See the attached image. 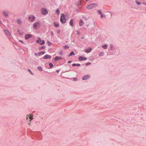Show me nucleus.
<instances>
[{
  "instance_id": "44",
  "label": "nucleus",
  "mask_w": 146,
  "mask_h": 146,
  "mask_svg": "<svg viewBox=\"0 0 146 146\" xmlns=\"http://www.w3.org/2000/svg\"><path fill=\"white\" fill-rule=\"evenodd\" d=\"M56 72H57V73H58V72H59V70H57V71H56Z\"/></svg>"
},
{
  "instance_id": "10",
  "label": "nucleus",
  "mask_w": 146,
  "mask_h": 146,
  "mask_svg": "<svg viewBox=\"0 0 146 146\" xmlns=\"http://www.w3.org/2000/svg\"><path fill=\"white\" fill-rule=\"evenodd\" d=\"M62 59V58L60 56H56L54 58V60L55 61H57L59 60H61Z\"/></svg>"
},
{
  "instance_id": "8",
  "label": "nucleus",
  "mask_w": 146,
  "mask_h": 146,
  "mask_svg": "<svg viewBox=\"0 0 146 146\" xmlns=\"http://www.w3.org/2000/svg\"><path fill=\"white\" fill-rule=\"evenodd\" d=\"M90 77V76L89 75H86L82 77V79L83 80H86L89 78Z\"/></svg>"
},
{
  "instance_id": "7",
  "label": "nucleus",
  "mask_w": 146,
  "mask_h": 146,
  "mask_svg": "<svg viewBox=\"0 0 146 146\" xmlns=\"http://www.w3.org/2000/svg\"><path fill=\"white\" fill-rule=\"evenodd\" d=\"M87 59V58H85L84 57L80 56L78 58V60L79 61H81L82 60H86Z\"/></svg>"
},
{
  "instance_id": "31",
  "label": "nucleus",
  "mask_w": 146,
  "mask_h": 146,
  "mask_svg": "<svg viewBox=\"0 0 146 146\" xmlns=\"http://www.w3.org/2000/svg\"><path fill=\"white\" fill-rule=\"evenodd\" d=\"M28 118H29V119H30V120H31L32 119H33V118L30 116H29Z\"/></svg>"
},
{
  "instance_id": "16",
  "label": "nucleus",
  "mask_w": 146,
  "mask_h": 146,
  "mask_svg": "<svg viewBox=\"0 0 146 146\" xmlns=\"http://www.w3.org/2000/svg\"><path fill=\"white\" fill-rule=\"evenodd\" d=\"M45 53V52L44 51H42L39 52L38 53V54L39 55H41L42 54H43Z\"/></svg>"
},
{
  "instance_id": "6",
  "label": "nucleus",
  "mask_w": 146,
  "mask_h": 146,
  "mask_svg": "<svg viewBox=\"0 0 146 146\" xmlns=\"http://www.w3.org/2000/svg\"><path fill=\"white\" fill-rule=\"evenodd\" d=\"M36 42L39 43L40 45H43L45 43L44 41L42 40L40 38H38V40L36 41Z\"/></svg>"
},
{
  "instance_id": "9",
  "label": "nucleus",
  "mask_w": 146,
  "mask_h": 146,
  "mask_svg": "<svg viewBox=\"0 0 146 146\" xmlns=\"http://www.w3.org/2000/svg\"><path fill=\"white\" fill-rule=\"evenodd\" d=\"M31 37V35L29 34L26 35L25 36V38L26 39H28Z\"/></svg>"
},
{
  "instance_id": "5",
  "label": "nucleus",
  "mask_w": 146,
  "mask_h": 146,
  "mask_svg": "<svg viewBox=\"0 0 146 146\" xmlns=\"http://www.w3.org/2000/svg\"><path fill=\"white\" fill-rule=\"evenodd\" d=\"M41 12L42 13L43 15H46L48 13L47 10L45 8H42L41 9Z\"/></svg>"
},
{
  "instance_id": "17",
  "label": "nucleus",
  "mask_w": 146,
  "mask_h": 146,
  "mask_svg": "<svg viewBox=\"0 0 146 146\" xmlns=\"http://www.w3.org/2000/svg\"><path fill=\"white\" fill-rule=\"evenodd\" d=\"M80 64H72V66H80Z\"/></svg>"
},
{
  "instance_id": "48",
  "label": "nucleus",
  "mask_w": 146,
  "mask_h": 146,
  "mask_svg": "<svg viewBox=\"0 0 146 146\" xmlns=\"http://www.w3.org/2000/svg\"><path fill=\"white\" fill-rule=\"evenodd\" d=\"M111 47H112L111 45Z\"/></svg>"
},
{
  "instance_id": "12",
  "label": "nucleus",
  "mask_w": 146,
  "mask_h": 146,
  "mask_svg": "<svg viewBox=\"0 0 146 146\" xmlns=\"http://www.w3.org/2000/svg\"><path fill=\"white\" fill-rule=\"evenodd\" d=\"M92 50V48H89L88 49H86L85 50V52L86 53H89L91 52Z\"/></svg>"
},
{
  "instance_id": "35",
  "label": "nucleus",
  "mask_w": 146,
  "mask_h": 146,
  "mask_svg": "<svg viewBox=\"0 0 146 146\" xmlns=\"http://www.w3.org/2000/svg\"><path fill=\"white\" fill-rule=\"evenodd\" d=\"M28 71H29L30 73L32 74H33L32 73V72L31 71V70L29 69L28 70Z\"/></svg>"
},
{
  "instance_id": "39",
  "label": "nucleus",
  "mask_w": 146,
  "mask_h": 146,
  "mask_svg": "<svg viewBox=\"0 0 146 146\" xmlns=\"http://www.w3.org/2000/svg\"><path fill=\"white\" fill-rule=\"evenodd\" d=\"M100 15H101V18H102L103 17V16L102 15V13Z\"/></svg>"
},
{
  "instance_id": "13",
  "label": "nucleus",
  "mask_w": 146,
  "mask_h": 146,
  "mask_svg": "<svg viewBox=\"0 0 146 146\" xmlns=\"http://www.w3.org/2000/svg\"><path fill=\"white\" fill-rule=\"evenodd\" d=\"M4 31L5 32V34L9 36L10 35V33L8 31H7V30H5Z\"/></svg>"
},
{
  "instance_id": "32",
  "label": "nucleus",
  "mask_w": 146,
  "mask_h": 146,
  "mask_svg": "<svg viewBox=\"0 0 146 146\" xmlns=\"http://www.w3.org/2000/svg\"><path fill=\"white\" fill-rule=\"evenodd\" d=\"M98 12L100 14H101L102 13V12L99 10L98 11Z\"/></svg>"
},
{
  "instance_id": "28",
  "label": "nucleus",
  "mask_w": 146,
  "mask_h": 146,
  "mask_svg": "<svg viewBox=\"0 0 146 146\" xmlns=\"http://www.w3.org/2000/svg\"><path fill=\"white\" fill-rule=\"evenodd\" d=\"M47 43L48 46H50L51 44V43L49 41L47 42Z\"/></svg>"
},
{
  "instance_id": "24",
  "label": "nucleus",
  "mask_w": 146,
  "mask_h": 146,
  "mask_svg": "<svg viewBox=\"0 0 146 146\" xmlns=\"http://www.w3.org/2000/svg\"><path fill=\"white\" fill-rule=\"evenodd\" d=\"M17 23L18 24H20L21 23V21L20 19H19L17 20Z\"/></svg>"
},
{
  "instance_id": "11",
  "label": "nucleus",
  "mask_w": 146,
  "mask_h": 146,
  "mask_svg": "<svg viewBox=\"0 0 146 146\" xmlns=\"http://www.w3.org/2000/svg\"><path fill=\"white\" fill-rule=\"evenodd\" d=\"M51 58V56H50L47 54L45 55L43 57V58L44 59L50 58Z\"/></svg>"
},
{
  "instance_id": "19",
  "label": "nucleus",
  "mask_w": 146,
  "mask_h": 146,
  "mask_svg": "<svg viewBox=\"0 0 146 146\" xmlns=\"http://www.w3.org/2000/svg\"><path fill=\"white\" fill-rule=\"evenodd\" d=\"M3 14H4V15L6 17H7L8 16L7 13V12H6L5 11H3Z\"/></svg>"
},
{
  "instance_id": "42",
  "label": "nucleus",
  "mask_w": 146,
  "mask_h": 146,
  "mask_svg": "<svg viewBox=\"0 0 146 146\" xmlns=\"http://www.w3.org/2000/svg\"><path fill=\"white\" fill-rule=\"evenodd\" d=\"M77 33L78 34V35H79V34L80 33H79V31H78V32H77Z\"/></svg>"
},
{
  "instance_id": "34",
  "label": "nucleus",
  "mask_w": 146,
  "mask_h": 146,
  "mask_svg": "<svg viewBox=\"0 0 146 146\" xmlns=\"http://www.w3.org/2000/svg\"><path fill=\"white\" fill-rule=\"evenodd\" d=\"M91 64V63H90V62H88L86 64V66H87L88 65Z\"/></svg>"
},
{
  "instance_id": "22",
  "label": "nucleus",
  "mask_w": 146,
  "mask_h": 146,
  "mask_svg": "<svg viewBox=\"0 0 146 146\" xmlns=\"http://www.w3.org/2000/svg\"><path fill=\"white\" fill-rule=\"evenodd\" d=\"M56 13L58 14V15H59L60 14V11L58 9L56 11Z\"/></svg>"
},
{
  "instance_id": "27",
  "label": "nucleus",
  "mask_w": 146,
  "mask_h": 146,
  "mask_svg": "<svg viewBox=\"0 0 146 146\" xmlns=\"http://www.w3.org/2000/svg\"><path fill=\"white\" fill-rule=\"evenodd\" d=\"M59 54L60 55H62L63 54V53L62 51H60L59 52Z\"/></svg>"
},
{
  "instance_id": "23",
  "label": "nucleus",
  "mask_w": 146,
  "mask_h": 146,
  "mask_svg": "<svg viewBox=\"0 0 146 146\" xmlns=\"http://www.w3.org/2000/svg\"><path fill=\"white\" fill-rule=\"evenodd\" d=\"M38 70L40 71H42V68L40 66H39L38 67Z\"/></svg>"
},
{
  "instance_id": "3",
  "label": "nucleus",
  "mask_w": 146,
  "mask_h": 146,
  "mask_svg": "<svg viewBox=\"0 0 146 146\" xmlns=\"http://www.w3.org/2000/svg\"><path fill=\"white\" fill-rule=\"evenodd\" d=\"M40 26V23L39 22H36L33 25V27L35 29H38L39 28Z\"/></svg>"
},
{
  "instance_id": "30",
  "label": "nucleus",
  "mask_w": 146,
  "mask_h": 146,
  "mask_svg": "<svg viewBox=\"0 0 146 146\" xmlns=\"http://www.w3.org/2000/svg\"><path fill=\"white\" fill-rule=\"evenodd\" d=\"M60 32H61V31L60 30H58L57 31V33L58 34L60 33Z\"/></svg>"
},
{
  "instance_id": "47",
  "label": "nucleus",
  "mask_w": 146,
  "mask_h": 146,
  "mask_svg": "<svg viewBox=\"0 0 146 146\" xmlns=\"http://www.w3.org/2000/svg\"><path fill=\"white\" fill-rule=\"evenodd\" d=\"M29 125H30V123H29Z\"/></svg>"
},
{
  "instance_id": "15",
  "label": "nucleus",
  "mask_w": 146,
  "mask_h": 146,
  "mask_svg": "<svg viewBox=\"0 0 146 146\" xmlns=\"http://www.w3.org/2000/svg\"><path fill=\"white\" fill-rule=\"evenodd\" d=\"M54 26L56 27H58L59 26V24L58 23H57L56 22H54Z\"/></svg>"
},
{
  "instance_id": "26",
  "label": "nucleus",
  "mask_w": 146,
  "mask_h": 146,
  "mask_svg": "<svg viewBox=\"0 0 146 146\" xmlns=\"http://www.w3.org/2000/svg\"><path fill=\"white\" fill-rule=\"evenodd\" d=\"M49 66L50 67V68H52V67L53 66V65L51 63H50L49 64Z\"/></svg>"
},
{
  "instance_id": "45",
  "label": "nucleus",
  "mask_w": 146,
  "mask_h": 146,
  "mask_svg": "<svg viewBox=\"0 0 146 146\" xmlns=\"http://www.w3.org/2000/svg\"><path fill=\"white\" fill-rule=\"evenodd\" d=\"M28 119V118L27 117V119Z\"/></svg>"
},
{
  "instance_id": "33",
  "label": "nucleus",
  "mask_w": 146,
  "mask_h": 146,
  "mask_svg": "<svg viewBox=\"0 0 146 146\" xmlns=\"http://www.w3.org/2000/svg\"><path fill=\"white\" fill-rule=\"evenodd\" d=\"M104 54V52H102V53H100V54L99 55H100V56H102V55H103V54Z\"/></svg>"
},
{
  "instance_id": "20",
  "label": "nucleus",
  "mask_w": 146,
  "mask_h": 146,
  "mask_svg": "<svg viewBox=\"0 0 146 146\" xmlns=\"http://www.w3.org/2000/svg\"><path fill=\"white\" fill-rule=\"evenodd\" d=\"M108 46V45L105 44L104 45L102 46V47L105 49H106L107 48Z\"/></svg>"
},
{
  "instance_id": "38",
  "label": "nucleus",
  "mask_w": 146,
  "mask_h": 146,
  "mask_svg": "<svg viewBox=\"0 0 146 146\" xmlns=\"http://www.w3.org/2000/svg\"><path fill=\"white\" fill-rule=\"evenodd\" d=\"M71 62H72L71 61H68V63H70Z\"/></svg>"
},
{
  "instance_id": "41",
  "label": "nucleus",
  "mask_w": 146,
  "mask_h": 146,
  "mask_svg": "<svg viewBox=\"0 0 146 146\" xmlns=\"http://www.w3.org/2000/svg\"><path fill=\"white\" fill-rule=\"evenodd\" d=\"M45 48L44 46H43L41 47V49H43V48Z\"/></svg>"
},
{
  "instance_id": "21",
  "label": "nucleus",
  "mask_w": 146,
  "mask_h": 146,
  "mask_svg": "<svg viewBox=\"0 0 146 146\" xmlns=\"http://www.w3.org/2000/svg\"><path fill=\"white\" fill-rule=\"evenodd\" d=\"M75 55V54L74 53V52L73 51L72 52L69 54L68 56H72V55Z\"/></svg>"
},
{
  "instance_id": "25",
  "label": "nucleus",
  "mask_w": 146,
  "mask_h": 146,
  "mask_svg": "<svg viewBox=\"0 0 146 146\" xmlns=\"http://www.w3.org/2000/svg\"><path fill=\"white\" fill-rule=\"evenodd\" d=\"M63 47L66 49H68L69 48V46L68 45H67L64 46H63Z\"/></svg>"
},
{
  "instance_id": "36",
  "label": "nucleus",
  "mask_w": 146,
  "mask_h": 146,
  "mask_svg": "<svg viewBox=\"0 0 146 146\" xmlns=\"http://www.w3.org/2000/svg\"><path fill=\"white\" fill-rule=\"evenodd\" d=\"M73 79H74V81H76L77 80V78H74Z\"/></svg>"
},
{
  "instance_id": "14",
  "label": "nucleus",
  "mask_w": 146,
  "mask_h": 146,
  "mask_svg": "<svg viewBox=\"0 0 146 146\" xmlns=\"http://www.w3.org/2000/svg\"><path fill=\"white\" fill-rule=\"evenodd\" d=\"M70 24L72 26H74V25H73V19H71L70 21Z\"/></svg>"
},
{
  "instance_id": "40",
  "label": "nucleus",
  "mask_w": 146,
  "mask_h": 146,
  "mask_svg": "<svg viewBox=\"0 0 146 146\" xmlns=\"http://www.w3.org/2000/svg\"><path fill=\"white\" fill-rule=\"evenodd\" d=\"M19 41L20 42H22V43H23V41H22L21 40H19Z\"/></svg>"
},
{
  "instance_id": "29",
  "label": "nucleus",
  "mask_w": 146,
  "mask_h": 146,
  "mask_svg": "<svg viewBox=\"0 0 146 146\" xmlns=\"http://www.w3.org/2000/svg\"><path fill=\"white\" fill-rule=\"evenodd\" d=\"M136 3L138 5H140L141 4V3L139 1H136Z\"/></svg>"
},
{
  "instance_id": "4",
  "label": "nucleus",
  "mask_w": 146,
  "mask_h": 146,
  "mask_svg": "<svg viewBox=\"0 0 146 146\" xmlns=\"http://www.w3.org/2000/svg\"><path fill=\"white\" fill-rule=\"evenodd\" d=\"M35 20V17L34 15H30L28 18V20L29 22H33Z\"/></svg>"
},
{
  "instance_id": "46",
  "label": "nucleus",
  "mask_w": 146,
  "mask_h": 146,
  "mask_svg": "<svg viewBox=\"0 0 146 146\" xmlns=\"http://www.w3.org/2000/svg\"><path fill=\"white\" fill-rule=\"evenodd\" d=\"M86 1H88V0H86Z\"/></svg>"
},
{
  "instance_id": "43",
  "label": "nucleus",
  "mask_w": 146,
  "mask_h": 146,
  "mask_svg": "<svg viewBox=\"0 0 146 146\" xmlns=\"http://www.w3.org/2000/svg\"><path fill=\"white\" fill-rule=\"evenodd\" d=\"M35 55H36H36H37V53H35Z\"/></svg>"
},
{
  "instance_id": "18",
  "label": "nucleus",
  "mask_w": 146,
  "mask_h": 146,
  "mask_svg": "<svg viewBox=\"0 0 146 146\" xmlns=\"http://www.w3.org/2000/svg\"><path fill=\"white\" fill-rule=\"evenodd\" d=\"M83 22L82 20H80V22H79V25L80 26H82L83 25Z\"/></svg>"
},
{
  "instance_id": "37",
  "label": "nucleus",
  "mask_w": 146,
  "mask_h": 146,
  "mask_svg": "<svg viewBox=\"0 0 146 146\" xmlns=\"http://www.w3.org/2000/svg\"><path fill=\"white\" fill-rule=\"evenodd\" d=\"M51 35L52 36H54V33H53V32H51Z\"/></svg>"
},
{
  "instance_id": "1",
  "label": "nucleus",
  "mask_w": 146,
  "mask_h": 146,
  "mask_svg": "<svg viewBox=\"0 0 146 146\" xmlns=\"http://www.w3.org/2000/svg\"><path fill=\"white\" fill-rule=\"evenodd\" d=\"M98 4L95 3L90 4L86 6V8L88 9H91L95 7L98 6Z\"/></svg>"
},
{
  "instance_id": "2",
  "label": "nucleus",
  "mask_w": 146,
  "mask_h": 146,
  "mask_svg": "<svg viewBox=\"0 0 146 146\" xmlns=\"http://www.w3.org/2000/svg\"><path fill=\"white\" fill-rule=\"evenodd\" d=\"M60 21L62 23H66V20L65 19V16L63 13H62L61 15Z\"/></svg>"
}]
</instances>
